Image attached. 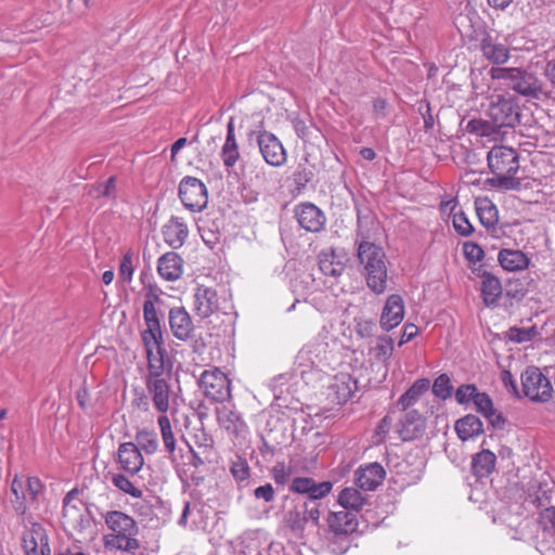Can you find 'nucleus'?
I'll use <instances>...</instances> for the list:
<instances>
[{"instance_id":"aec40b11","label":"nucleus","mask_w":555,"mask_h":555,"mask_svg":"<svg viewBox=\"0 0 555 555\" xmlns=\"http://www.w3.org/2000/svg\"><path fill=\"white\" fill-rule=\"evenodd\" d=\"M480 50L482 56L495 65L505 64L511 56L509 48L490 34H486L480 40Z\"/></svg>"},{"instance_id":"393cba45","label":"nucleus","mask_w":555,"mask_h":555,"mask_svg":"<svg viewBox=\"0 0 555 555\" xmlns=\"http://www.w3.org/2000/svg\"><path fill=\"white\" fill-rule=\"evenodd\" d=\"M328 527L336 535H348L357 530L358 521L354 512L343 508L332 512L327 518Z\"/></svg>"},{"instance_id":"9d476101","label":"nucleus","mask_w":555,"mask_h":555,"mask_svg":"<svg viewBox=\"0 0 555 555\" xmlns=\"http://www.w3.org/2000/svg\"><path fill=\"white\" fill-rule=\"evenodd\" d=\"M522 391L534 402H547L552 398L553 387L550 379L535 366L527 367L520 376Z\"/></svg>"},{"instance_id":"dca6fc26","label":"nucleus","mask_w":555,"mask_h":555,"mask_svg":"<svg viewBox=\"0 0 555 555\" xmlns=\"http://www.w3.org/2000/svg\"><path fill=\"white\" fill-rule=\"evenodd\" d=\"M117 463L121 472L135 476L142 469L144 459L134 442H122L118 447Z\"/></svg>"},{"instance_id":"5701e85b","label":"nucleus","mask_w":555,"mask_h":555,"mask_svg":"<svg viewBox=\"0 0 555 555\" xmlns=\"http://www.w3.org/2000/svg\"><path fill=\"white\" fill-rule=\"evenodd\" d=\"M425 418L417 410H409L400 420L398 434L403 441L414 440L423 435Z\"/></svg>"},{"instance_id":"bb28decb","label":"nucleus","mask_w":555,"mask_h":555,"mask_svg":"<svg viewBox=\"0 0 555 555\" xmlns=\"http://www.w3.org/2000/svg\"><path fill=\"white\" fill-rule=\"evenodd\" d=\"M107 527L113 533L134 537L138 534V527L132 517L119 511L108 512L105 517Z\"/></svg>"},{"instance_id":"e2e57ef3","label":"nucleus","mask_w":555,"mask_h":555,"mask_svg":"<svg viewBox=\"0 0 555 555\" xmlns=\"http://www.w3.org/2000/svg\"><path fill=\"white\" fill-rule=\"evenodd\" d=\"M473 403L476 411L482 416L493 408V401L487 392L479 391Z\"/></svg>"},{"instance_id":"de8ad7c7","label":"nucleus","mask_w":555,"mask_h":555,"mask_svg":"<svg viewBox=\"0 0 555 555\" xmlns=\"http://www.w3.org/2000/svg\"><path fill=\"white\" fill-rule=\"evenodd\" d=\"M192 446L202 451L205 456H209L214 448V439L203 428L196 429L192 436Z\"/></svg>"},{"instance_id":"c756f323","label":"nucleus","mask_w":555,"mask_h":555,"mask_svg":"<svg viewBox=\"0 0 555 555\" xmlns=\"http://www.w3.org/2000/svg\"><path fill=\"white\" fill-rule=\"evenodd\" d=\"M455 431L463 441L473 439L483 433V424L480 418L474 414H467L455 423Z\"/></svg>"},{"instance_id":"49530a36","label":"nucleus","mask_w":555,"mask_h":555,"mask_svg":"<svg viewBox=\"0 0 555 555\" xmlns=\"http://www.w3.org/2000/svg\"><path fill=\"white\" fill-rule=\"evenodd\" d=\"M90 196L93 198H115L116 196V178L109 177L104 182H99L93 185H91L89 190Z\"/></svg>"},{"instance_id":"2eb2a0df","label":"nucleus","mask_w":555,"mask_h":555,"mask_svg":"<svg viewBox=\"0 0 555 555\" xmlns=\"http://www.w3.org/2000/svg\"><path fill=\"white\" fill-rule=\"evenodd\" d=\"M168 322L175 338L188 341L195 337V325L184 307H173L169 310Z\"/></svg>"},{"instance_id":"20e7f679","label":"nucleus","mask_w":555,"mask_h":555,"mask_svg":"<svg viewBox=\"0 0 555 555\" xmlns=\"http://www.w3.org/2000/svg\"><path fill=\"white\" fill-rule=\"evenodd\" d=\"M333 483L331 481L317 482L310 477H296L289 485V491L305 495L298 502V505L302 512V516L308 524L314 527L319 526L320 522V500L325 498L332 490Z\"/></svg>"},{"instance_id":"1a4fd4ad","label":"nucleus","mask_w":555,"mask_h":555,"mask_svg":"<svg viewBox=\"0 0 555 555\" xmlns=\"http://www.w3.org/2000/svg\"><path fill=\"white\" fill-rule=\"evenodd\" d=\"M198 386L211 401L223 403L231 398V380L218 367L205 370L198 378Z\"/></svg>"},{"instance_id":"ea45409f","label":"nucleus","mask_w":555,"mask_h":555,"mask_svg":"<svg viewBox=\"0 0 555 555\" xmlns=\"http://www.w3.org/2000/svg\"><path fill=\"white\" fill-rule=\"evenodd\" d=\"M143 302V320L144 321H160L159 313L156 305L160 302L158 288L150 285L144 295Z\"/></svg>"},{"instance_id":"6e6d98bb","label":"nucleus","mask_w":555,"mask_h":555,"mask_svg":"<svg viewBox=\"0 0 555 555\" xmlns=\"http://www.w3.org/2000/svg\"><path fill=\"white\" fill-rule=\"evenodd\" d=\"M25 483V493L29 503H35L38 500L39 494L43 491V485L38 477H27Z\"/></svg>"},{"instance_id":"f8f14e48","label":"nucleus","mask_w":555,"mask_h":555,"mask_svg":"<svg viewBox=\"0 0 555 555\" xmlns=\"http://www.w3.org/2000/svg\"><path fill=\"white\" fill-rule=\"evenodd\" d=\"M178 195L183 206L193 212L202 211L208 203L207 188L195 177L185 176L181 179Z\"/></svg>"},{"instance_id":"412c9836","label":"nucleus","mask_w":555,"mask_h":555,"mask_svg":"<svg viewBox=\"0 0 555 555\" xmlns=\"http://www.w3.org/2000/svg\"><path fill=\"white\" fill-rule=\"evenodd\" d=\"M385 475L384 467L374 462L356 470V485L364 491H373L383 482Z\"/></svg>"},{"instance_id":"09e8293b","label":"nucleus","mask_w":555,"mask_h":555,"mask_svg":"<svg viewBox=\"0 0 555 555\" xmlns=\"http://www.w3.org/2000/svg\"><path fill=\"white\" fill-rule=\"evenodd\" d=\"M378 326L374 320L354 318V332L362 339H371L377 333Z\"/></svg>"},{"instance_id":"7ed1b4c3","label":"nucleus","mask_w":555,"mask_h":555,"mask_svg":"<svg viewBox=\"0 0 555 555\" xmlns=\"http://www.w3.org/2000/svg\"><path fill=\"white\" fill-rule=\"evenodd\" d=\"M358 235L365 238L360 230ZM358 259L363 267L367 287L377 295L383 294L387 288L388 279L386 255L383 248L375 243L363 240L358 246Z\"/></svg>"},{"instance_id":"79ce46f5","label":"nucleus","mask_w":555,"mask_h":555,"mask_svg":"<svg viewBox=\"0 0 555 555\" xmlns=\"http://www.w3.org/2000/svg\"><path fill=\"white\" fill-rule=\"evenodd\" d=\"M130 475L126 473H114L111 476V482L119 491L129 494L132 498L140 499L143 495V491L130 480Z\"/></svg>"},{"instance_id":"f3484780","label":"nucleus","mask_w":555,"mask_h":555,"mask_svg":"<svg viewBox=\"0 0 555 555\" xmlns=\"http://www.w3.org/2000/svg\"><path fill=\"white\" fill-rule=\"evenodd\" d=\"M473 272L481 279L480 293L483 304L487 307L496 306L503 292L500 279L487 271L481 264L475 268Z\"/></svg>"},{"instance_id":"4be33fe9","label":"nucleus","mask_w":555,"mask_h":555,"mask_svg":"<svg viewBox=\"0 0 555 555\" xmlns=\"http://www.w3.org/2000/svg\"><path fill=\"white\" fill-rule=\"evenodd\" d=\"M162 232L165 243L172 249L182 247L189 236L186 222L183 218L178 216H172L167 223L164 224Z\"/></svg>"},{"instance_id":"0eeeda50","label":"nucleus","mask_w":555,"mask_h":555,"mask_svg":"<svg viewBox=\"0 0 555 555\" xmlns=\"http://www.w3.org/2000/svg\"><path fill=\"white\" fill-rule=\"evenodd\" d=\"M487 116L494 130L514 128L520 121L521 109L515 98L498 95L489 104Z\"/></svg>"},{"instance_id":"423d86ee","label":"nucleus","mask_w":555,"mask_h":555,"mask_svg":"<svg viewBox=\"0 0 555 555\" xmlns=\"http://www.w3.org/2000/svg\"><path fill=\"white\" fill-rule=\"evenodd\" d=\"M489 75L516 93L532 99H541L545 94L542 82L531 72L519 67H491Z\"/></svg>"},{"instance_id":"052dcab7","label":"nucleus","mask_w":555,"mask_h":555,"mask_svg":"<svg viewBox=\"0 0 555 555\" xmlns=\"http://www.w3.org/2000/svg\"><path fill=\"white\" fill-rule=\"evenodd\" d=\"M294 182L298 189H305L313 179V171L306 164H298L294 175Z\"/></svg>"},{"instance_id":"13d9d810","label":"nucleus","mask_w":555,"mask_h":555,"mask_svg":"<svg viewBox=\"0 0 555 555\" xmlns=\"http://www.w3.org/2000/svg\"><path fill=\"white\" fill-rule=\"evenodd\" d=\"M535 335V330L531 328H522V327H511L507 332V337L511 341L514 343H527L530 341Z\"/></svg>"},{"instance_id":"f704fd0d","label":"nucleus","mask_w":555,"mask_h":555,"mask_svg":"<svg viewBox=\"0 0 555 555\" xmlns=\"http://www.w3.org/2000/svg\"><path fill=\"white\" fill-rule=\"evenodd\" d=\"M476 212L480 223L488 230L496 231V224L499 222V215L495 205L488 201L476 202Z\"/></svg>"},{"instance_id":"5fc2aeb1","label":"nucleus","mask_w":555,"mask_h":555,"mask_svg":"<svg viewBox=\"0 0 555 555\" xmlns=\"http://www.w3.org/2000/svg\"><path fill=\"white\" fill-rule=\"evenodd\" d=\"M230 472L237 481H244L250 475V468L247 461L241 456H237L232 461Z\"/></svg>"},{"instance_id":"69168bd1","label":"nucleus","mask_w":555,"mask_h":555,"mask_svg":"<svg viewBox=\"0 0 555 555\" xmlns=\"http://www.w3.org/2000/svg\"><path fill=\"white\" fill-rule=\"evenodd\" d=\"M545 260H547L546 266L538 268L537 271L540 272L541 275L546 278L547 280L555 282V256L551 253H547L543 256Z\"/></svg>"},{"instance_id":"4d7b16f0","label":"nucleus","mask_w":555,"mask_h":555,"mask_svg":"<svg viewBox=\"0 0 555 555\" xmlns=\"http://www.w3.org/2000/svg\"><path fill=\"white\" fill-rule=\"evenodd\" d=\"M141 339L144 346V349L149 348H157L164 346V333L143 330L141 332Z\"/></svg>"},{"instance_id":"72a5a7b5","label":"nucleus","mask_w":555,"mask_h":555,"mask_svg":"<svg viewBox=\"0 0 555 555\" xmlns=\"http://www.w3.org/2000/svg\"><path fill=\"white\" fill-rule=\"evenodd\" d=\"M103 541L105 548L109 552L120 550L132 553L140 547V543L134 537L118 533L105 534Z\"/></svg>"},{"instance_id":"f257e3e1","label":"nucleus","mask_w":555,"mask_h":555,"mask_svg":"<svg viewBox=\"0 0 555 555\" xmlns=\"http://www.w3.org/2000/svg\"><path fill=\"white\" fill-rule=\"evenodd\" d=\"M339 343L333 336L320 334L315 339L304 346L296 357L299 374L325 373L339 363Z\"/></svg>"},{"instance_id":"4468645a","label":"nucleus","mask_w":555,"mask_h":555,"mask_svg":"<svg viewBox=\"0 0 555 555\" xmlns=\"http://www.w3.org/2000/svg\"><path fill=\"white\" fill-rule=\"evenodd\" d=\"M358 388V382L348 373H339L330 380L326 399L333 404L346 403Z\"/></svg>"},{"instance_id":"c85d7f7f","label":"nucleus","mask_w":555,"mask_h":555,"mask_svg":"<svg viewBox=\"0 0 555 555\" xmlns=\"http://www.w3.org/2000/svg\"><path fill=\"white\" fill-rule=\"evenodd\" d=\"M220 156L223 165L228 169L233 168L240 158V151L235 139L234 124L232 119L227 125L225 142L222 145Z\"/></svg>"},{"instance_id":"864d4df0","label":"nucleus","mask_w":555,"mask_h":555,"mask_svg":"<svg viewBox=\"0 0 555 555\" xmlns=\"http://www.w3.org/2000/svg\"><path fill=\"white\" fill-rule=\"evenodd\" d=\"M452 223L455 232L461 236H469L474 232V227L463 211L453 215Z\"/></svg>"},{"instance_id":"37998d69","label":"nucleus","mask_w":555,"mask_h":555,"mask_svg":"<svg viewBox=\"0 0 555 555\" xmlns=\"http://www.w3.org/2000/svg\"><path fill=\"white\" fill-rule=\"evenodd\" d=\"M339 505L348 511L357 512L364 504V498L356 488H345L338 495Z\"/></svg>"},{"instance_id":"9b49d317","label":"nucleus","mask_w":555,"mask_h":555,"mask_svg":"<svg viewBox=\"0 0 555 555\" xmlns=\"http://www.w3.org/2000/svg\"><path fill=\"white\" fill-rule=\"evenodd\" d=\"M256 137L259 153L267 165L280 168L287 162V151L280 139L267 130L253 131L250 137Z\"/></svg>"},{"instance_id":"774afa93","label":"nucleus","mask_w":555,"mask_h":555,"mask_svg":"<svg viewBox=\"0 0 555 555\" xmlns=\"http://www.w3.org/2000/svg\"><path fill=\"white\" fill-rule=\"evenodd\" d=\"M349 546H350V541L347 538V535H336L335 534V540L332 541L330 544L331 552L336 555L345 554L349 550Z\"/></svg>"},{"instance_id":"3c124183","label":"nucleus","mask_w":555,"mask_h":555,"mask_svg":"<svg viewBox=\"0 0 555 555\" xmlns=\"http://www.w3.org/2000/svg\"><path fill=\"white\" fill-rule=\"evenodd\" d=\"M243 175L258 186H262L267 184L268 177L266 167L262 165H245L243 169Z\"/></svg>"},{"instance_id":"cd10ccee","label":"nucleus","mask_w":555,"mask_h":555,"mask_svg":"<svg viewBox=\"0 0 555 555\" xmlns=\"http://www.w3.org/2000/svg\"><path fill=\"white\" fill-rule=\"evenodd\" d=\"M498 260L501 267L509 272L522 271L531 264L529 257L520 249H502Z\"/></svg>"},{"instance_id":"6e6552de","label":"nucleus","mask_w":555,"mask_h":555,"mask_svg":"<svg viewBox=\"0 0 555 555\" xmlns=\"http://www.w3.org/2000/svg\"><path fill=\"white\" fill-rule=\"evenodd\" d=\"M142 379L154 409L160 414H166L175 397L170 372L164 375L142 376Z\"/></svg>"},{"instance_id":"0e129e2a","label":"nucleus","mask_w":555,"mask_h":555,"mask_svg":"<svg viewBox=\"0 0 555 555\" xmlns=\"http://www.w3.org/2000/svg\"><path fill=\"white\" fill-rule=\"evenodd\" d=\"M418 113L422 115L424 120V129L426 132L430 131L434 128L435 125V118L431 114V107L430 104L426 101H422L418 104L417 108Z\"/></svg>"},{"instance_id":"c9c22d12","label":"nucleus","mask_w":555,"mask_h":555,"mask_svg":"<svg viewBox=\"0 0 555 555\" xmlns=\"http://www.w3.org/2000/svg\"><path fill=\"white\" fill-rule=\"evenodd\" d=\"M146 353V372L143 376H156L167 374L165 372L164 357L166 350L164 346L157 348L144 349Z\"/></svg>"},{"instance_id":"58836bf2","label":"nucleus","mask_w":555,"mask_h":555,"mask_svg":"<svg viewBox=\"0 0 555 555\" xmlns=\"http://www.w3.org/2000/svg\"><path fill=\"white\" fill-rule=\"evenodd\" d=\"M395 350V344L389 335H380L376 338L375 345L370 348V353L378 362L386 364Z\"/></svg>"},{"instance_id":"a19ab883","label":"nucleus","mask_w":555,"mask_h":555,"mask_svg":"<svg viewBox=\"0 0 555 555\" xmlns=\"http://www.w3.org/2000/svg\"><path fill=\"white\" fill-rule=\"evenodd\" d=\"M476 17L477 12L468 3L455 15L454 25L462 36H469L474 31Z\"/></svg>"},{"instance_id":"b1692460","label":"nucleus","mask_w":555,"mask_h":555,"mask_svg":"<svg viewBox=\"0 0 555 555\" xmlns=\"http://www.w3.org/2000/svg\"><path fill=\"white\" fill-rule=\"evenodd\" d=\"M218 424L229 434L241 437L247 431V425L241 415L228 405L216 409Z\"/></svg>"},{"instance_id":"603ef678","label":"nucleus","mask_w":555,"mask_h":555,"mask_svg":"<svg viewBox=\"0 0 555 555\" xmlns=\"http://www.w3.org/2000/svg\"><path fill=\"white\" fill-rule=\"evenodd\" d=\"M479 390L477 389L475 384H463L455 390V400L459 404H468L474 402L475 397Z\"/></svg>"},{"instance_id":"e433bc0d","label":"nucleus","mask_w":555,"mask_h":555,"mask_svg":"<svg viewBox=\"0 0 555 555\" xmlns=\"http://www.w3.org/2000/svg\"><path fill=\"white\" fill-rule=\"evenodd\" d=\"M11 504L17 515H25L27 512V495L25 483L18 475H15L11 482Z\"/></svg>"},{"instance_id":"473e14b6","label":"nucleus","mask_w":555,"mask_h":555,"mask_svg":"<svg viewBox=\"0 0 555 555\" xmlns=\"http://www.w3.org/2000/svg\"><path fill=\"white\" fill-rule=\"evenodd\" d=\"M47 530L39 522H33L29 529L23 532L22 546L26 555H36L40 542L46 540Z\"/></svg>"},{"instance_id":"a211bd4d","label":"nucleus","mask_w":555,"mask_h":555,"mask_svg":"<svg viewBox=\"0 0 555 555\" xmlns=\"http://www.w3.org/2000/svg\"><path fill=\"white\" fill-rule=\"evenodd\" d=\"M346 262L347 255L343 249H323L318 255L319 269L325 276H340L346 269Z\"/></svg>"},{"instance_id":"2f4dec72","label":"nucleus","mask_w":555,"mask_h":555,"mask_svg":"<svg viewBox=\"0 0 555 555\" xmlns=\"http://www.w3.org/2000/svg\"><path fill=\"white\" fill-rule=\"evenodd\" d=\"M429 379L420 378L417 379L397 401V406L401 411H409L429 389Z\"/></svg>"},{"instance_id":"39448f33","label":"nucleus","mask_w":555,"mask_h":555,"mask_svg":"<svg viewBox=\"0 0 555 555\" xmlns=\"http://www.w3.org/2000/svg\"><path fill=\"white\" fill-rule=\"evenodd\" d=\"M193 310L202 319L221 313L227 317L229 323H233L237 317L231 296L225 289L219 294L215 287L203 284H198L194 289Z\"/></svg>"},{"instance_id":"4c0bfd02","label":"nucleus","mask_w":555,"mask_h":555,"mask_svg":"<svg viewBox=\"0 0 555 555\" xmlns=\"http://www.w3.org/2000/svg\"><path fill=\"white\" fill-rule=\"evenodd\" d=\"M534 502L538 507H543L539 514V520L543 530H553L555 532V507H544L550 502L547 491H542V495L537 493Z\"/></svg>"},{"instance_id":"a878e982","label":"nucleus","mask_w":555,"mask_h":555,"mask_svg":"<svg viewBox=\"0 0 555 555\" xmlns=\"http://www.w3.org/2000/svg\"><path fill=\"white\" fill-rule=\"evenodd\" d=\"M183 259L175 251H168L159 257L157 272L166 281L173 282L183 274Z\"/></svg>"},{"instance_id":"680f3d73","label":"nucleus","mask_w":555,"mask_h":555,"mask_svg":"<svg viewBox=\"0 0 555 555\" xmlns=\"http://www.w3.org/2000/svg\"><path fill=\"white\" fill-rule=\"evenodd\" d=\"M134 266H133V254L128 250L124 254L120 266L119 274L125 282H130L133 278Z\"/></svg>"},{"instance_id":"8fccbe9b","label":"nucleus","mask_w":555,"mask_h":555,"mask_svg":"<svg viewBox=\"0 0 555 555\" xmlns=\"http://www.w3.org/2000/svg\"><path fill=\"white\" fill-rule=\"evenodd\" d=\"M433 393L441 399L447 400L451 397L453 387L451 385V379L448 374H440L433 384Z\"/></svg>"},{"instance_id":"338daca9","label":"nucleus","mask_w":555,"mask_h":555,"mask_svg":"<svg viewBox=\"0 0 555 555\" xmlns=\"http://www.w3.org/2000/svg\"><path fill=\"white\" fill-rule=\"evenodd\" d=\"M254 496L257 500H261L266 503H271L274 500L275 492L271 483H266L257 487L254 490Z\"/></svg>"},{"instance_id":"a18cd8bd","label":"nucleus","mask_w":555,"mask_h":555,"mask_svg":"<svg viewBox=\"0 0 555 555\" xmlns=\"http://www.w3.org/2000/svg\"><path fill=\"white\" fill-rule=\"evenodd\" d=\"M157 424L159 426L165 450L168 453L173 454L176 451V438L168 416L166 414H160L157 418Z\"/></svg>"},{"instance_id":"ddd939ff","label":"nucleus","mask_w":555,"mask_h":555,"mask_svg":"<svg viewBox=\"0 0 555 555\" xmlns=\"http://www.w3.org/2000/svg\"><path fill=\"white\" fill-rule=\"evenodd\" d=\"M294 216L298 225L310 233L321 232L326 224L324 211L310 202L297 204L294 208Z\"/></svg>"},{"instance_id":"6ab92c4d","label":"nucleus","mask_w":555,"mask_h":555,"mask_svg":"<svg viewBox=\"0 0 555 555\" xmlns=\"http://www.w3.org/2000/svg\"><path fill=\"white\" fill-rule=\"evenodd\" d=\"M405 313L404 302L400 295H390L382 309L379 326L389 332L397 327L403 320Z\"/></svg>"},{"instance_id":"f03ea898","label":"nucleus","mask_w":555,"mask_h":555,"mask_svg":"<svg viewBox=\"0 0 555 555\" xmlns=\"http://www.w3.org/2000/svg\"><path fill=\"white\" fill-rule=\"evenodd\" d=\"M488 167L493 177L488 182L501 190H518L521 182L515 175L519 170V156L516 150L495 145L487 154Z\"/></svg>"},{"instance_id":"c03bdc74","label":"nucleus","mask_w":555,"mask_h":555,"mask_svg":"<svg viewBox=\"0 0 555 555\" xmlns=\"http://www.w3.org/2000/svg\"><path fill=\"white\" fill-rule=\"evenodd\" d=\"M135 444L140 451L146 454H154L158 450V438L153 430H139L135 434Z\"/></svg>"},{"instance_id":"bf43d9fd","label":"nucleus","mask_w":555,"mask_h":555,"mask_svg":"<svg viewBox=\"0 0 555 555\" xmlns=\"http://www.w3.org/2000/svg\"><path fill=\"white\" fill-rule=\"evenodd\" d=\"M463 254L468 262L477 263L481 261L485 257L483 249L474 242H465L463 244Z\"/></svg>"},{"instance_id":"7c9ffc66","label":"nucleus","mask_w":555,"mask_h":555,"mask_svg":"<svg viewBox=\"0 0 555 555\" xmlns=\"http://www.w3.org/2000/svg\"><path fill=\"white\" fill-rule=\"evenodd\" d=\"M496 456L490 450H481L476 453L472 459V472L481 479L487 478L494 470Z\"/></svg>"}]
</instances>
